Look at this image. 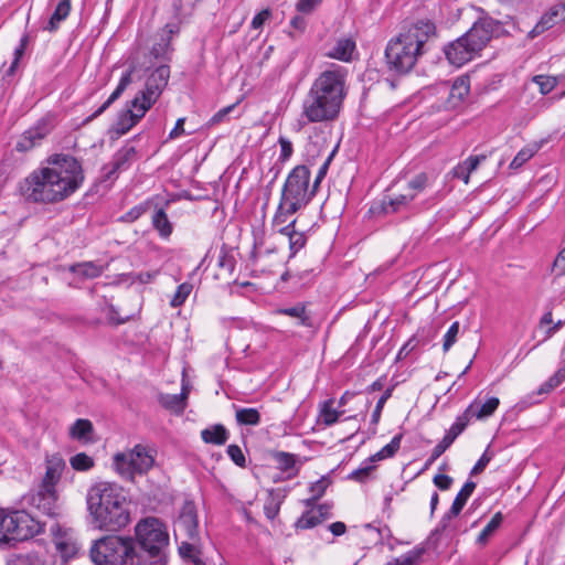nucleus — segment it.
Segmentation results:
<instances>
[{"instance_id": "38", "label": "nucleus", "mask_w": 565, "mask_h": 565, "mask_svg": "<svg viewBox=\"0 0 565 565\" xmlns=\"http://www.w3.org/2000/svg\"><path fill=\"white\" fill-rule=\"evenodd\" d=\"M470 92L469 79L465 77H458L454 81L449 90V100L456 106L462 102Z\"/></svg>"}, {"instance_id": "42", "label": "nucleus", "mask_w": 565, "mask_h": 565, "mask_svg": "<svg viewBox=\"0 0 565 565\" xmlns=\"http://www.w3.org/2000/svg\"><path fill=\"white\" fill-rule=\"evenodd\" d=\"M322 522H323V515L317 514V512H315V509H309V510L305 511L301 514V516L296 521L295 526H296V529L309 530V529H313L315 526H317L318 524H320Z\"/></svg>"}, {"instance_id": "13", "label": "nucleus", "mask_w": 565, "mask_h": 565, "mask_svg": "<svg viewBox=\"0 0 565 565\" xmlns=\"http://www.w3.org/2000/svg\"><path fill=\"white\" fill-rule=\"evenodd\" d=\"M444 53L451 65L460 67L477 56H480L481 52L462 34L455 41L448 43L444 49Z\"/></svg>"}, {"instance_id": "9", "label": "nucleus", "mask_w": 565, "mask_h": 565, "mask_svg": "<svg viewBox=\"0 0 565 565\" xmlns=\"http://www.w3.org/2000/svg\"><path fill=\"white\" fill-rule=\"evenodd\" d=\"M156 454L153 448L138 444L127 454H116L114 466L124 479L132 481L136 475H146L153 467Z\"/></svg>"}, {"instance_id": "60", "label": "nucleus", "mask_w": 565, "mask_h": 565, "mask_svg": "<svg viewBox=\"0 0 565 565\" xmlns=\"http://www.w3.org/2000/svg\"><path fill=\"white\" fill-rule=\"evenodd\" d=\"M365 530L375 531L377 534L376 544H383L385 540H390L393 537L392 531L387 525H383L380 527H375L372 523H367L364 525Z\"/></svg>"}, {"instance_id": "45", "label": "nucleus", "mask_w": 565, "mask_h": 565, "mask_svg": "<svg viewBox=\"0 0 565 565\" xmlns=\"http://www.w3.org/2000/svg\"><path fill=\"white\" fill-rule=\"evenodd\" d=\"M298 211L289 210V202H287L280 198L276 213L273 217V225L274 226H279V225L285 226L286 224H288L287 222H288L289 216L294 215Z\"/></svg>"}, {"instance_id": "41", "label": "nucleus", "mask_w": 565, "mask_h": 565, "mask_svg": "<svg viewBox=\"0 0 565 565\" xmlns=\"http://www.w3.org/2000/svg\"><path fill=\"white\" fill-rule=\"evenodd\" d=\"M268 494V499L264 504V513L268 520H274L280 511V505L285 497L280 495V493L275 490H270Z\"/></svg>"}, {"instance_id": "47", "label": "nucleus", "mask_w": 565, "mask_h": 565, "mask_svg": "<svg viewBox=\"0 0 565 565\" xmlns=\"http://www.w3.org/2000/svg\"><path fill=\"white\" fill-rule=\"evenodd\" d=\"M425 553L426 548L422 545H418L402 556L396 557V559H398L401 565H418Z\"/></svg>"}, {"instance_id": "57", "label": "nucleus", "mask_w": 565, "mask_h": 565, "mask_svg": "<svg viewBox=\"0 0 565 565\" xmlns=\"http://www.w3.org/2000/svg\"><path fill=\"white\" fill-rule=\"evenodd\" d=\"M150 206L149 202L140 203L134 207H131L128 212H126L120 220L122 222L132 223L137 221L141 215H143Z\"/></svg>"}, {"instance_id": "51", "label": "nucleus", "mask_w": 565, "mask_h": 565, "mask_svg": "<svg viewBox=\"0 0 565 565\" xmlns=\"http://www.w3.org/2000/svg\"><path fill=\"white\" fill-rule=\"evenodd\" d=\"M192 288V285L189 282H183L179 285L170 301L171 307L178 308L182 306L185 302L189 295L191 294Z\"/></svg>"}, {"instance_id": "37", "label": "nucleus", "mask_w": 565, "mask_h": 565, "mask_svg": "<svg viewBox=\"0 0 565 565\" xmlns=\"http://www.w3.org/2000/svg\"><path fill=\"white\" fill-rule=\"evenodd\" d=\"M334 399L329 398L320 405L319 420L326 426H332L343 414V411H338L333 407Z\"/></svg>"}, {"instance_id": "55", "label": "nucleus", "mask_w": 565, "mask_h": 565, "mask_svg": "<svg viewBox=\"0 0 565 565\" xmlns=\"http://www.w3.org/2000/svg\"><path fill=\"white\" fill-rule=\"evenodd\" d=\"M460 330V323L458 321H455L451 323L449 329L444 335V342H443V351L446 353L450 350V348L456 343L457 335Z\"/></svg>"}, {"instance_id": "24", "label": "nucleus", "mask_w": 565, "mask_h": 565, "mask_svg": "<svg viewBox=\"0 0 565 565\" xmlns=\"http://www.w3.org/2000/svg\"><path fill=\"white\" fill-rule=\"evenodd\" d=\"M295 225L296 220H292L285 226L278 228V233L287 236L289 239V258L295 257L296 254L307 244V235L303 232L296 231Z\"/></svg>"}, {"instance_id": "46", "label": "nucleus", "mask_w": 565, "mask_h": 565, "mask_svg": "<svg viewBox=\"0 0 565 565\" xmlns=\"http://www.w3.org/2000/svg\"><path fill=\"white\" fill-rule=\"evenodd\" d=\"M539 150L537 145L527 146L522 148L516 156L513 158V160L510 163L511 169H519L521 168L525 162H527Z\"/></svg>"}, {"instance_id": "61", "label": "nucleus", "mask_w": 565, "mask_h": 565, "mask_svg": "<svg viewBox=\"0 0 565 565\" xmlns=\"http://www.w3.org/2000/svg\"><path fill=\"white\" fill-rule=\"evenodd\" d=\"M333 154H334V151H332L329 157L324 160V162L321 164V167L319 168L318 170V173L313 180V191H318L319 186H320V183L322 182V180L326 178L327 173H328V170H329V167H330V163L332 161V158H333Z\"/></svg>"}, {"instance_id": "30", "label": "nucleus", "mask_w": 565, "mask_h": 565, "mask_svg": "<svg viewBox=\"0 0 565 565\" xmlns=\"http://www.w3.org/2000/svg\"><path fill=\"white\" fill-rule=\"evenodd\" d=\"M273 459L276 462V466L279 470L284 472H290L288 475L289 478L298 475L299 468L296 467L297 456L295 454L286 452V451H275L273 452Z\"/></svg>"}, {"instance_id": "2", "label": "nucleus", "mask_w": 565, "mask_h": 565, "mask_svg": "<svg viewBox=\"0 0 565 565\" xmlns=\"http://www.w3.org/2000/svg\"><path fill=\"white\" fill-rule=\"evenodd\" d=\"M347 77L348 70L338 64L322 71L302 100L301 117L309 124L337 120L348 95Z\"/></svg>"}, {"instance_id": "22", "label": "nucleus", "mask_w": 565, "mask_h": 565, "mask_svg": "<svg viewBox=\"0 0 565 565\" xmlns=\"http://www.w3.org/2000/svg\"><path fill=\"white\" fill-rule=\"evenodd\" d=\"M57 493L56 489H38L36 493L32 497L33 504L47 516L56 515Z\"/></svg>"}, {"instance_id": "12", "label": "nucleus", "mask_w": 565, "mask_h": 565, "mask_svg": "<svg viewBox=\"0 0 565 565\" xmlns=\"http://www.w3.org/2000/svg\"><path fill=\"white\" fill-rule=\"evenodd\" d=\"M175 536H184L190 541H199L198 511L193 501H184L179 516L174 522Z\"/></svg>"}, {"instance_id": "32", "label": "nucleus", "mask_w": 565, "mask_h": 565, "mask_svg": "<svg viewBox=\"0 0 565 565\" xmlns=\"http://www.w3.org/2000/svg\"><path fill=\"white\" fill-rule=\"evenodd\" d=\"M159 403L168 411L182 414L186 407V393L160 394Z\"/></svg>"}, {"instance_id": "26", "label": "nucleus", "mask_w": 565, "mask_h": 565, "mask_svg": "<svg viewBox=\"0 0 565 565\" xmlns=\"http://www.w3.org/2000/svg\"><path fill=\"white\" fill-rule=\"evenodd\" d=\"M174 29L172 25L167 24L161 36V40L158 43H154L151 47L150 54L157 60L170 61L171 54L173 52V47L171 44V38L174 33Z\"/></svg>"}, {"instance_id": "31", "label": "nucleus", "mask_w": 565, "mask_h": 565, "mask_svg": "<svg viewBox=\"0 0 565 565\" xmlns=\"http://www.w3.org/2000/svg\"><path fill=\"white\" fill-rule=\"evenodd\" d=\"M94 427L90 420L78 418L70 428V436L75 440L89 443L93 440Z\"/></svg>"}, {"instance_id": "48", "label": "nucleus", "mask_w": 565, "mask_h": 565, "mask_svg": "<svg viewBox=\"0 0 565 565\" xmlns=\"http://www.w3.org/2000/svg\"><path fill=\"white\" fill-rule=\"evenodd\" d=\"M70 463L76 471H88L94 467V459L85 452H78L71 457Z\"/></svg>"}, {"instance_id": "7", "label": "nucleus", "mask_w": 565, "mask_h": 565, "mask_svg": "<svg viewBox=\"0 0 565 565\" xmlns=\"http://www.w3.org/2000/svg\"><path fill=\"white\" fill-rule=\"evenodd\" d=\"M310 170L305 164L296 166L288 174L280 198L289 202V210L299 211L316 195L313 185H310Z\"/></svg>"}, {"instance_id": "21", "label": "nucleus", "mask_w": 565, "mask_h": 565, "mask_svg": "<svg viewBox=\"0 0 565 565\" xmlns=\"http://www.w3.org/2000/svg\"><path fill=\"white\" fill-rule=\"evenodd\" d=\"M414 195L407 192L396 195H384L381 202V210L384 214L407 212L412 207Z\"/></svg>"}, {"instance_id": "1", "label": "nucleus", "mask_w": 565, "mask_h": 565, "mask_svg": "<svg viewBox=\"0 0 565 565\" xmlns=\"http://www.w3.org/2000/svg\"><path fill=\"white\" fill-rule=\"evenodd\" d=\"M47 167L31 172L22 182L21 193L35 203L61 202L75 193L84 182L81 162L71 154L49 157Z\"/></svg>"}, {"instance_id": "25", "label": "nucleus", "mask_w": 565, "mask_h": 565, "mask_svg": "<svg viewBox=\"0 0 565 565\" xmlns=\"http://www.w3.org/2000/svg\"><path fill=\"white\" fill-rule=\"evenodd\" d=\"M51 533L55 536L56 550L65 559L74 557L78 552V545L71 537L60 535V526L57 523H52L50 526Z\"/></svg>"}, {"instance_id": "10", "label": "nucleus", "mask_w": 565, "mask_h": 565, "mask_svg": "<svg viewBox=\"0 0 565 565\" xmlns=\"http://www.w3.org/2000/svg\"><path fill=\"white\" fill-rule=\"evenodd\" d=\"M170 78V67L167 64L159 65L150 72L146 78L145 88L139 90L135 99H139L149 110L160 98Z\"/></svg>"}, {"instance_id": "23", "label": "nucleus", "mask_w": 565, "mask_h": 565, "mask_svg": "<svg viewBox=\"0 0 565 565\" xmlns=\"http://www.w3.org/2000/svg\"><path fill=\"white\" fill-rule=\"evenodd\" d=\"M565 14V7L555 4L547 12H545L540 21L535 24V26L529 32V36L531 39H534L535 36L542 34L544 31L550 30L553 28L556 22L557 18Z\"/></svg>"}, {"instance_id": "44", "label": "nucleus", "mask_w": 565, "mask_h": 565, "mask_svg": "<svg viewBox=\"0 0 565 565\" xmlns=\"http://www.w3.org/2000/svg\"><path fill=\"white\" fill-rule=\"evenodd\" d=\"M374 461H367V458L361 463V466L348 475L347 479L353 480L360 483H364L370 478L371 472L374 470Z\"/></svg>"}, {"instance_id": "4", "label": "nucleus", "mask_w": 565, "mask_h": 565, "mask_svg": "<svg viewBox=\"0 0 565 565\" xmlns=\"http://www.w3.org/2000/svg\"><path fill=\"white\" fill-rule=\"evenodd\" d=\"M436 34V26L429 20H418L405 32L392 39L385 49L388 70L396 74H407L416 65L425 51V44Z\"/></svg>"}, {"instance_id": "28", "label": "nucleus", "mask_w": 565, "mask_h": 565, "mask_svg": "<svg viewBox=\"0 0 565 565\" xmlns=\"http://www.w3.org/2000/svg\"><path fill=\"white\" fill-rule=\"evenodd\" d=\"M435 178L426 172H419L411 178L406 185V192L414 195V200L419 193L424 192L427 188L431 186Z\"/></svg>"}, {"instance_id": "29", "label": "nucleus", "mask_w": 565, "mask_h": 565, "mask_svg": "<svg viewBox=\"0 0 565 565\" xmlns=\"http://www.w3.org/2000/svg\"><path fill=\"white\" fill-rule=\"evenodd\" d=\"M228 430L222 424H216L201 431V438L206 444L224 445L228 439Z\"/></svg>"}, {"instance_id": "11", "label": "nucleus", "mask_w": 565, "mask_h": 565, "mask_svg": "<svg viewBox=\"0 0 565 565\" xmlns=\"http://www.w3.org/2000/svg\"><path fill=\"white\" fill-rule=\"evenodd\" d=\"M507 33L503 22L483 15L472 24L465 35L481 52L492 39H498Z\"/></svg>"}, {"instance_id": "39", "label": "nucleus", "mask_w": 565, "mask_h": 565, "mask_svg": "<svg viewBox=\"0 0 565 565\" xmlns=\"http://www.w3.org/2000/svg\"><path fill=\"white\" fill-rule=\"evenodd\" d=\"M402 438H403V434L395 435L392 438V440L387 445H385L381 450H379L376 454L370 456L367 458V461L375 462V461H380L383 459L394 457L401 447Z\"/></svg>"}, {"instance_id": "63", "label": "nucleus", "mask_w": 565, "mask_h": 565, "mask_svg": "<svg viewBox=\"0 0 565 565\" xmlns=\"http://www.w3.org/2000/svg\"><path fill=\"white\" fill-rule=\"evenodd\" d=\"M322 0H298L296 3V10L303 14H309L320 6Z\"/></svg>"}, {"instance_id": "17", "label": "nucleus", "mask_w": 565, "mask_h": 565, "mask_svg": "<svg viewBox=\"0 0 565 565\" xmlns=\"http://www.w3.org/2000/svg\"><path fill=\"white\" fill-rule=\"evenodd\" d=\"M50 134L45 120L38 121L33 127L25 130L17 140L14 149L18 152H28L40 146L42 140Z\"/></svg>"}, {"instance_id": "40", "label": "nucleus", "mask_w": 565, "mask_h": 565, "mask_svg": "<svg viewBox=\"0 0 565 565\" xmlns=\"http://www.w3.org/2000/svg\"><path fill=\"white\" fill-rule=\"evenodd\" d=\"M503 522V514L501 512H497L492 519L488 522V524L483 527V530L479 533L477 537V543L479 545H486L490 537L498 531Z\"/></svg>"}, {"instance_id": "62", "label": "nucleus", "mask_w": 565, "mask_h": 565, "mask_svg": "<svg viewBox=\"0 0 565 565\" xmlns=\"http://www.w3.org/2000/svg\"><path fill=\"white\" fill-rule=\"evenodd\" d=\"M329 483L330 481L328 480L327 477H321L319 480L311 483L309 487L311 495L320 499L326 493Z\"/></svg>"}, {"instance_id": "58", "label": "nucleus", "mask_w": 565, "mask_h": 565, "mask_svg": "<svg viewBox=\"0 0 565 565\" xmlns=\"http://www.w3.org/2000/svg\"><path fill=\"white\" fill-rule=\"evenodd\" d=\"M500 401L498 397L488 398L476 413L477 418H484L491 416L498 408Z\"/></svg>"}, {"instance_id": "35", "label": "nucleus", "mask_w": 565, "mask_h": 565, "mask_svg": "<svg viewBox=\"0 0 565 565\" xmlns=\"http://www.w3.org/2000/svg\"><path fill=\"white\" fill-rule=\"evenodd\" d=\"M70 271L82 278L93 279L99 277L104 268L94 262H83L70 266Z\"/></svg>"}, {"instance_id": "6", "label": "nucleus", "mask_w": 565, "mask_h": 565, "mask_svg": "<svg viewBox=\"0 0 565 565\" xmlns=\"http://www.w3.org/2000/svg\"><path fill=\"white\" fill-rule=\"evenodd\" d=\"M135 535L140 548L150 562L161 561L167 565L166 550L169 545V534L164 523L158 518H146L135 526Z\"/></svg>"}, {"instance_id": "15", "label": "nucleus", "mask_w": 565, "mask_h": 565, "mask_svg": "<svg viewBox=\"0 0 565 565\" xmlns=\"http://www.w3.org/2000/svg\"><path fill=\"white\" fill-rule=\"evenodd\" d=\"M139 99H131L126 109L121 110L118 114V118L116 124L113 127V131L117 135V137L126 135L134 126H136L141 118L146 115L148 110Z\"/></svg>"}, {"instance_id": "3", "label": "nucleus", "mask_w": 565, "mask_h": 565, "mask_svg": "<svg viewBox=\"0 0 565 565\" xmlns=\"http://www.w3.org/2000/svg\"><path fill=\"white\" fill-rule=\"evenodd\" d=\"M87 510L93 524L102 531L116 532L130 522V511L121 490L109 482L92 486L86 495Z\"/></svg>"}, {"instance_id": "18", "label": "nucleus", "mask_w": 565, "mask_h": 565, "mask_svg": "<svg viewBox=\"0 0 565 565\" xmlns=\"http://www.w3.org/2000/svg\"><path fill=\"white\" fill-rule=\"evenodd\" d=\"M565 381V366L559 367L547 381L542 383L536 392L522 398L516 406L520 411H523L532 405L541 402L536 396L547 395L554 388L558 387Z\"/></svg>"}, {"instance_id": "33", "label": "nucleus", "mask_w": 565, "mask_h": 565, "mask_svg": "<svg viewBox=\"0 0 565 565\" xmlns=\"http://www.w3.org/2000/svg\"><path fill=\"white\" fill-rule=\"evenodd\" d=\"M276 313L297 318L298 324L302 327L311 328L313 326L311 317L307 313L306 305L302 302L289 308H279Z\"/></svg>"}, {"instance_id": "49", "label": "nucleus", "mask_w": 565, "mask_h": 565, "mask_svg": "<svg viewBox=\"0 0 565 565\" xmlns=\"http://www.w3.org/2000/svg\"><path fill=\"white\" fill-rule=\"evenodd\" d=\"M7 565H45L36 554H21L8 559Z\"/></svg>"}, {"instance_id": "36", "label": "nucleus", "mask_w": 565, "mask_h": 565, "mask_svg": "<svg viewBox=\"0 0 565 565\" xmlns=\"http://www.w3.org/2000/svg\"><path fill=\"white\" fill-rule=\"evenodd\" d=\"M477 484L476 482L468 480L460 491L457 493L451 507H450V514L452 515H459L462 511L463 507L466 505L468 499L475 491Z\"/></svg>"}, {"instance_id": "50", "label": "nucleus", "mask_w": 565, "mask_h": 565, "mask_svg": "<svg viewBox=\"0 0 565 565\" xmlns=\"http://www.w3.org/2000/svg\"><path fill=\"white\" fill-rule=\"evenodd\" d=\"M532 81L539 86L542 95H547L557 85V79L548 75H535Z\"/></svg>"}, {"instance_id": "14", "label": "nucleus", "mask_w": 565, "mask_h": 565, "mask_svg": "<svg viewBox=\"0 0 565 565\" xmlns=\"http://www.w3.org/2000/svg\"><path fill=\"white\" fill-rule=\"evenodd\" d=\"M137 160V149L130 143L124 145L115 152L111 161L103 167L104 177L106 180L117 179L120 172L127 171L131 164Z\"/></svg>"}, {"instance_id": "56", "label": "nucleus", "mask_w": 565, "mask_h": 565, "mask_svg": "<svg viewBox=\"0 0 565 565\" xmlns=\"http://www.w3.org/2000/svg\"><path fill=\"white\" fill-rule=\"evenodd\" d=\"M278 143L280 146V153L278 157V161L276 163H278L282 167L284 163L287 162L291 158V156L294 153V147H292L291 141L282 136L279 137Z\"/></svg>"}, {"instance_id": "27", "label": "nucleus", "mask_w": 565, "mask_h": 565, "mask_svg": "<svg viewBox=\"0 0 565 565\" xmlns=\"http://www.w3.org/2000/svg\"><path fill=\"white\" fill-rule=\"evenodd\" d=\"M64 468L65 462L61 458H52L47 460L45 476L40 488L55 489Z\"/></svg>"}, {"instance_id": "5", "label": "nucleus", "mask_w": 565, "mask_h": 565, "mask_svg": "<svg viewBox=\"0 0 565 565\" xmlns=\"http://www.w3.org/2000/svg\"><path fill=\"white\" fill-rule=\"evenodd\" d=\"M96 565H142L148 563L137 552L131 536L106 535L96 540L89 550Z\"/></svg>"}, {"instance_id": "8", "label": "nucleus", "mask_w": 565, "mask_h": 565, "mask_svg": "<svg viewBox=\"0 0 565 565\" xmlns=\"http://www.w3.org/2000/svg\"><path fill=\"white\" fill-rule=\"evenodd\" d=\"M45 523L35 520L23 510L13 511L0 519V541L2 543L22 542L44 531Z\"/></svg>"}, {"instance_id": "59", "label": "nucleus", "mask_w": 565, "mask_h": 565, "mask_svg": "<svg viewBox=\"0 0 565 565\" xmlns=\"http://www.w3.org/2000/svg\"><path fill=\"white\" fill-rule=\"evenodd\" d=\"M226 452L231 460L238 467L245 468L246 467V458L243 454L242 449L237 445H228Z\"/></svg>"}, {"instance_id": "53", "label": "nucleus", "mask_w": 565, "mask_h": 565, "mask_svg": "<svg viewBox=\"0 0 565 565\" xmlns=\"http://www.w3.org/2000/svg\"><path fill=\"white\" fill-rule=\"evenodd\" d=\"M217 266L228 275H232L235 270L236 260L232 254L222 248L217 258Z\"/></svg>"}, {"instance_id": "16", "label": "nucleus", "mask_w": 565, "mask_h": 565, "mask_svg": "<svg viewBox=\"0 0 565 565\" xmlns=\"http://www.w3.org/2000/svg\"><path fill=\"white\" fill-rule=\"evenodd\" d=\"M356 50V43L351 36H340L333 42H326L322 54L326 57L341 62H350Z\"/></svg>"}, {"instance_id": "20", "label": "nucleus", "mask_w": 565, "mask_h": 565, "mask_svg": "<svg viewBox=\"0 0 565 565\" xmlns=\"http://www.w3.org/2000/svg\"><path fill=\"white\" fill-rule=\"evenodd\" d=\"M132 73L134 68H129L124 72L120 76L119 83L116 89L110 94V96L92 114L85 119V124L90 122L98 116H100L104 111H106L113 103H115L126 90V88L132 83Z\"/></svg>"}, {"instance_id": "19", "label": "nucleus", "mask_w": 565, "mask_h": 565, "mask_svg": "<svg viewBox=\"0 0 565 565\" xmlns=\"http://www.w3.org/2000/svg\"><path fill=\"white\" fill-rule=\"evenodd\" d=\"M472 405H470L462 415L456 418V422L446 431L444 438L435 446V452L444 454L456 440V438L466 429L469 419Z\"/></svg>"}, {"instance_id": "64", "label": "nucleus", "mask_w": 565, "mask_h": 565, "mask_svg": "<svg viewBox=\"0 0 565 565\" xmlns=\"http://www.w3.org/2000/svg\"><path fill=\"white\" fill-rule=\"evenodd\" d=\"M553 270L557 276L565 275V248L556 256L553 263Z\"/></svg>"}, {"instance_id": "54", "label": "nucleus", "mask_w": 565, "mask_h": 565, "mask_svg": "<svg viewBox=\"0 0 565 565\" xmlns=\"http://www.w3.org/2000/svg\"><path fill=\"white\" fill-rule=\"evenodd\" d=\"M392 393H393V387H388L384 391V393L379 398V401L375 405V408L372 413V416H371L372 425L376 426L379 424L384 405L387 402V399L392 396Z\"/></svg>"}, {"instance_id": "34", "label": "nucleus", "mask_w": 565, "mask_h": 565, "mask_svg": "<svg viewBox=\"0 0 565 565\" xmlns=\"http://www.w3.org/2000/svg\"><path fill=\"white\" fill-rule=\"evenodd\" d=\"M152 226L159 233V236L167 239L173 232V225L163 209H158L152 215Z\"/></svg>"}, {"instance_id": "43", "label": "nucleus", "mask_w": 565, "mask_h": 565, "mask_svg": "<svg viewBox=\"0 0 565 565\" xmlns=\"http://www.w3.org/2000/svg\"><path fill=\"white\" fill-rule=\"evenodd\" d=\"M235 416L239 425L256 426L260 423V414L256 408H239Z\"/></svg>"}, {"instance_id": "52", "label": "nucleus", "mask_w": 565, "mask_h": 565, "mask_svg": "<svg viewBox=\"0 0 565 565\" xmlns=\"http://www.w3.org/2000/svg\"><path fill=\"white\" fill-rule=\"evenodd\" d=\"M196 542L198 541H190L186 539L185 541H182L180 543L179 554L183 559H189V561L194 562V559L199 558L196 556V554L199 553Z\"/></svg>"}]
</instances>
